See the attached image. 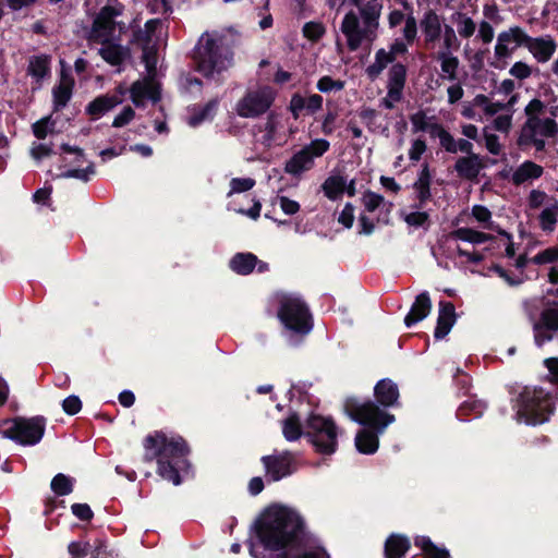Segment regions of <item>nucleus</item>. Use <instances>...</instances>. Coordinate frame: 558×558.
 I'll use <instances>...</instances> for the list:
<instances>
[{"label": "nucleus", "mask_w": 558, "mask_h": 558, "mask_svg": "<svg viewBox=\"0 0 558 558\" xmlns=\"http://www.w3.org/2000/svg\"><path fill=\"white\" fill-rule=\"evenodd\" d=\"M256 184V181L253 178H233L230 181V191L227 196H231L233 194L243 193L252 190Z\"/></svg>", "instance_id": "a18cd8bd"}, {"label": "nucleus", "mask_w": 558, "mask_h": 558, "mask_svg": "<svg viewBox=\"0 0 558 558\" xmlns=\"http://www.w3.org/2000/svg\"><path fill=\"white\" fill-rule=\"evenodd\" d=\"M404 221L412 227H424L429 221V215L426 211H413L405 216Z\"/></svg>", "instance_id": "e2e57ef3"}, {"label": "nucleus", "mask_w": 558, "mask_h": 558, "mask_svg": "<svg viewBox=\"0 0 558 558\" xmlns=\"http://www.w3.org/2000/svg\"><path fill=\"white\" fill-rule=\"evenodd\" d=\"M545 328L558 331V308L546 307L539 314V319L534 324L533 329Z\"/></svg>", "instance_id": "4c0bfd02"}, {"label": "nucleus", "mask_w": 558, "mask_h": 558, "mask_svg": "<svg viewBox=\"0 0 558 558\" xmlns=\"http://www.w3.org/2000/svg\"><path fill=\"white\" fill-rule=\"evenodd\" d=\"M130 94L131 100L136 107L143 106L145 98L157 101L160 97L159 93L154 90L150 84L142 81H136L131 85Z\"/></svg>", "instance_id": "c756f323"}, {"label": "nucleus", "mask_w": 558, "mask_h": 558, "mask_svg": "<svg viewBox=\"0 0 558 558\" xmlns=\"http://www.w3.org/2000/svg\"><path fill=\"white\" fill-rule=\"evenodd\" d=\"M383 10L380 0H368L363 7L360 8V14L364 25L375 27L379 25V17Z\"/></svg>", "instance_id": "72a5a7b5"}, {"label": "nucleus", "mask_w": 558, "mask_h": 558, "mask_svg": "<svg viewBox=\"0 0 558 558\" xmlns=\"http://www.w3.org/2000/svg\"><path fill=\"white\" fill-rule=\"evenodd\" d=\"M410 120L413 125L414 132H427L429 129V123L427 122L426 113L422 110L417 111L416 113H413L410 117Z\"/></svg>", "instance_id": "69168bd1"}, {"label": "nucleus", "mask_w": 558, "mask_h": 558, "mask_svg": "<svg viewBox=\"0 0 558 558\" xmlns=\"http://www.w3.org/2000/svg\"><path fill=\"white\" fill-rule=\"evenodd\" d=\"M98 53L110 65L119 66L130 56V50L119 44H109L100 48Z\"/></svg>", "instance_id": "c85d7f7f"}, {"label": "nucleus", "mask_w": 558, "mask_h": 558, "mask_svg": "<svg viewBox=\"0 0 558 558\" xmlns=\"http://www.w3.org/2000/svg\"><path fill=\"white\" fill-rule=\"evenodd\" d=\"M253 530L265 550L277 553L274 558H330L319 537L294 508L267 507L255 520Z\"/></svg>", "instance_id": "f257e3e1"}, {"label": "nucleus", "mask_w": 558, "mask_h": 558, "mask_svg": "<svg viewBox=\"0 0 558 558\" xmlns=\"http://www.w3.org/2000/svg\"><path fill=\"white\" fill-rule=\"evenodd\" d=\"M510 75L518 80H525L531 76L532 69L525 62L517 61L509 70Z\"/></svg>", "instance_id": "0e129e2a"}, {"label": "nucleus", "mask_w": 558, "mask_h": 558, "mask_svg": "<svg viewBox=\"0 0 558 558\" xmlns=\"http://www.w3.org/2000/svg\"><path fill=\"white\" fill-rule=\"evenodd\" d=\"M95 173V166L93 162H89L88 166L84 169H69L61 173L62 178H74L82 180L83 182H88L90 180V175Z\"/></svg>", "instance_id": "603ef678"}, {"label": "nucleus", "mask_w": 558, "mask_h": 558, "mask_svg": "<svg viewBox=\"0 0 558 558\" xmlns=\"http://www.w3.org/2000/svg\"><path fill=\"white\" fill-rule=\"evenodd\" d=\"M432 310V301L427 291L420 293L414 303L412 304L410 312L404 317V324L407 327H412L413 325L422 322L426 318Z\"/></svg>", "instance_id": "a211bd4d"}, {"label": "nucleus", "mask_w": 558, "mask_h": 558, "mask_svg": "<svg viewBox=\"0 0 558 558\" xmlns=\"http://www.w3.org/2000/svg\"><path fill=\"white\" fill-rule=\"evenodd\" d=\"M450 236L452 239L461 240L473 244L485 243L494 239V236L489 233H485L466 227H461L451 231Z\"/></svg>", "instance_id": "2f4dec72"}, {"label": "nucleus", "mask_w": 558, "mask_h": 558, "mask_svg": "<svg viewBox=\"0 0 558 558\" xmlns=\"http://www.w3.org/2000/svg\"><path fill=\"white\" fill-rule=\"evenodd\" d=\"M441 22V16L435 10L428 9L424 12L420 26L426 46L434 45L440 39L444 28Z\"/></svg>", "instance_id": "dca6fc26"}, {"label": "nucleus", "mask_w": 558, "mask_h": 558, "mask_svg": "<svg viewBox=\"0 0 558 558\" xmlns=\"http://www.w3.org/2000/svg\"><path fill=\"white\" fill-rule=\"evenodd\" d=\"M393 57L384 48H380L375 53V62L368 65L365 72L367 76L374 81L381 74L389 63L393 64Z\"/></svg>", "instance_id": "f704fd0d"}, {"label": "nucleus", "mask_w": 558, "mask_h": 558, "mask_svg": "<svg viewBox=\"0 0 558 558\" xmlns=\"http://www.w3.org/2000/svg\"><path fill=\"white\" fill-rule=\"evenodd\" d=\"M435 58L440 61L441 71L447 74L448 80H457L459 59L450 51H437Z\"/></svg>", "instance_id": "c9c22d12"}, {"label": "nucleus", "mask_w": 558, "mask_h": 558, "mask_svg": "<svg viewBox=\"0 0 558 558\" xmlns=\"http://www.w3.org/2000/svg\"><path fill=\"white\" fill-rule=\"evenodd\" d=\"M345 83L341 80H333L329 75L320 77L317 82V89L322 93H329L331 90H342Z\"/></svg>", "instance_id": "8fccbe9b"}, {"label": "nucleus", "mask_w": 558, "mask_h": 558, "mask_svg": "<svg viewBox=\"0 0 558 558\" xmlns=\"http://www.w3.org/2000/svg\"><path fill=\"white\" fill-rule=\"evenodd\" d=\"M306 432L303 433L300 417L291 413L282 421V434L288 441H295L302 435L314 446L315 451L330 456L338 449L337 425L331 417H325L312 413L305 423Z\"/></svg>", "instance_id": "20e7f679"}, {"label": "nucleus", "mask_w": 558, "mask_h": 558, "mask_svg": "<svg viewBox=\"0 0 558 558\" xmlns=\"http://www.w3.org/2000/svg\"><path fill=\"white\" fill-rule=\"evenodd\" d=\"M303 36L317 43L326 33V28L322 22H306L302 28Z\"/></svg>", "instance_id": "37998d69"}, {"label": "nucleus", "mask_w": 558, "mask_h": 558, "mask_svg": "<svg viewBox=\"0 0 558 558\" xmlns=\"http://www.w3.org/2000/svg\"><path fill=\"white\" fill-rule=\"evenodd\" d=\"M11 423V426L2 432L3 437L27 447L40 442L45 435L47 418L43 415L16 416Z\"/></svg>", "instance_id": "6e6552de"}, {"label": "nucleus", "mask_w": 558, "mask_h": 558, "mask_svg": "<svg viewBox=\"0 0 558 558\" xmlns=\"http://www.w3.org/2000/svg\"><path fill=\"white\" fill-rule=\"evenodd\" d=\"M82 405L81 399L75 395H71L62 401V410L71 416L77 414L82 410Z\"/></svg>", "instance_id": "bf43d9fd"}, {"label": "nucleus", "mask_w": 558, "mask_h": 558, "mask_svg": "<svg viewBox=\"0 0 558 558\" xmlns=\"http://www.w3.org/2000/svg\"><path fill=\"white\" fill-rule=\"evenodd\" d=\"M122 9L120 3L102 7L93 21L89 38L93 40L104 39V43H107L117 26L122 31L125 26L124 23L116 22V17L122 14Z\"/></svg>", "instance_id": "f8f14e48"}, {"label": "nucleus", "mask_w": 558, "mask_h": 558, "mask_svg": "<svg viewBox=\"0 0 558 558\" xmlns=\"http://www.w3.org/2000/svg\"><path fill=\"white\" fill-rule=\"evenodd\" d=\"M452 20L458 24V33L462 38H470L473 36L476 25L474 21L466 16L464 13L456 12L452 14Z\"/></svg>", "instance_id": "a19ab883"}, {"label": "nucleus", "mask_w": 558, "mask_h": 558, "mask_svg": "<svg viewBox=\"0 0 558 558\" xmlns=\"http://www.w3.org/2000/svg\"><path fill=\"white\" fill-rule=\"evenodd\" d=\"M557 48L556 41L550 37H533L529 45V51L541 63H545L551 59Z\"/></svg>", "instance_id": "6ab92c4d"}, {"label": "nucleus", "mask_w": 558, "mask_h": 558, "mask_svg": "<svg viewBox=\"0 0 558 558\" xmlns=\"http://www.w3.org/2000/svg\"><path fill=\"white\" fill-rule=\"evenodd\" d=\"M49 124L53 125L54 122L51 120V117H45L40 120L36 121L32 125L33 134L38 140H45L48 135V126Z\"/></svg>", "instance_id": "4d7b16f0"}, {"label": "nucleus", "mask_w": 558, "mask_h": 558, "mask_svg": "<svg viewBox=\"0 0 558 558\" xmlns=\"http://www.w3.org/2000/svg\"><path fill=\"white\" fill-rule=\"evenodd\" d=\"M135 117V111L131 106H126L123 110L113 119V128H123L129 124Z\"/></svg>", "instance_id": "680f3d73"}, {"label": "nucleus", "mask_w": 558, "mask_h": 558, "mask_svg": "<svg viewBox=\"0 0 558 558\" xmlns=\"http://www.w3.org/2000/svg\"><path fill=\"white\" fill-rule=\"evenodd\" d=\"M50 488L57 496L70 495L74 488V480L63 473H58L51 480Z\"/></svg>", "instance_id": "58836bf2"}, {"label": "nucleus", "mask_w": 558, "mask_h": 558, "mask_svg": "<svg viewBox=\"0 0 558 558\" xmlns=\"http://www.w3.org/2000/svg\"><path fill=\"white\" fill-rule=\"evenodd\" d=\"M439 313L437 317L436 327L434 330V338L436 340L444 339L453 327L457 320L456 307L452 302L441 300L439 301Z\"/></svg>", "instance_id": "f3484780"}, {"label": "nucleus", "mask_w": 558, "mask_h": 558, "mask_svg": "<svg viewBox=\"0 0 558 558\" xmlns=\"http://www.w3.org/2000/svg\"><path fill=\"white\" fill-rule=\"evenodd\" d=\"M507 44H509V36L505 33H500L497 38V44L495 46V56L498 59L509 58L513 51V49H509Z\"/></svg>", "instance_id": "864d4df0"}, {"label": "nucleus", "mask_w": 558, "mask_h": 558, "mask_svg": "<svg viewBox=\"0 0 558 558\" xmlns=\"http://www.w3.org/2000/svg\"><path fill=\"white\" fill-rule=\"evenodd\" d=\"M73 95V87L64 85H54L52 88L53 112H59L65 108Z\"/></svg>", "instance_id": "e433bc0d"}, {"label": "nucleus", "mask_w": 558, "mask_h": 558, "mask_svg": "<svg viewBox=\"0 0 558 558\" xmlns=\"http://www.w3.org/2000/svg\"><path fill=\"white\" fill-rule=\"evenodd\" d=\"M344 411L352 421L364 426L355 435L356 450L363 454H374L379 447L378 435L395 422V415L380 409L374 401L361 403L356 398L345 400Z\"/></svg>", "instance_id": "7ed1b4c3"}, {"label": "nucleus", "mask_w": 558, "mask_h": 558, "mask_svg": "<svg viewBox=\"0 0 558 558\" xmlns=\"http://www.w3.org/2000/svg\"><path fill=\"white\" fill-rule=\"evenodd\" d=\"M276 93L269 86L256 90H248L236 102V113L242 118H257L267 112L272 106Z\"/></svg>", "instance_id": "1a4fd4ad"}, {"label": "nucleus", "mask_w": 558, "mask_h": 558, "mask_svg": "<svg viewBox=\"0 0 558 558\" xmlns=\"http://www.w3.org/2000/svg\"><path fill=\"white\" fill-rule=\"evenodd\" d=\"M232 59L231 49L222 40L208 35H203L193 50L195 70L218 84L223 82L221 74L231 66Z\"/></svg>", "instance_id": "39448f33"}, {"label": "nucleus", "mask_w": 558, "mask_h": 558, "mask_svg": "<svg viewBox=\"0 0 558 558\" xmlns=\"http://www.w3.org/2000/svg\"><path fill=\"white\" fill-rule=\"evenodd\" d=\"M362 203L368 213H373L385 203V198L383 195L367 190L363 193Z\"/></svg>", "instance_id": "49530a36"}, {"label": "nucleus", "mask_w": 558, "mask_h": 558, "mask_svg": "<svg viewBox=\"0 0 558 558\" xmlns=\"http://www.w3.org/2000/svg\"><path fill=\"white\" fill-rule=\"evenodd\" d=\"M486 409L487 404L485 401L476 399L475 396H471L459 405L456 416L460 421H468L470 417L477 418L483 415Z\"/></svg>", "instance_id": "393cba45"}, {"label": "nucleus", "mask_w": 558, "mask_h": 558, "mask_svg": "<svg viewBox=\"0 0 558 558\" xmlns=\"http://www.w3.org/2000/svg\"><path fill=\"white\" fill-rule=\"evenodd\" d=\"M218 98L210 99L204 106L194 105L190 108L189 125L196 128L205 121H211L218 110Z\"/></svg>", "instance_id": "aec40b11"}, {"label": "nucleus", "mask_w": 558, "mask_h": 558, "mask_svg": "<svg viewBox=\"0 0 558 558\" xmlns=\"http://www.w3.org/2000/svg\"><path fill=\"white\" fill-rule=\"evenodd\" d=\"M146 463L157 462L156 473L165 481L178 486L189 476L192 464L191 449L182 436L168 437L161 430L148 434L143 440Z\"/></svg>", "instance_id": "f03ea898"}, {"label": "nucleus", "mask_w": 558, "mask_h": 558, "mask_svg": "<svg viewBox=\"0 0 558 558\" xmlns=\"http://www.w3.org/2000/svg\"><path fill=\"white\" fill-rule=\"evenodd\" d=\"M544 169L542 166L526 160L521 163L512 174V182L519 186L530 179H538L542 177Z\"/></svg>", "instance_id": "cd10ccee"}, {"label": "nucleus", "mask_w": 558, "mask_h": 558, "mask_svg": "<svg viewBox=\"0 0 558 558\" xmlns=\"http://www.w3.org/2000/svg\"><path fill=\"white\" fill-rule=\"evenodd\" d=\"M514 402L517 415L529 425L549 421L555 411L554 396L541 387L524 386Z\"/></svg>", "instance_id": "423d86ee"}, {"label": "nucleus", "mask_w": 558, "mask_h": 558, "mask_svg": "<svg viewBox=\"0 0 558 558\" xmlns=\"http://www.w3.org/2000/svg\"><path fill=\"white\" fill-rule=\"evenodd\" d=\"M323 97L318 94H313L308 98H304L300 93H294L291 96L288 109L293 119L298 120L304 110L306 114H315L323 108Z\"/></svg>", "instance_id": "4468645a"}, {"label": "nucleus", "mask_w": 558, "mask_h": 558, "mask_svg": "<svg viewBox=\"0 0 558 558\" xmlns=\"http://www.w3.org/2000/svg\"><path fill=\"white\" fill-rule=\"evenodd\" d=\"M417 35V23L413 15H408L403 27V36L408 44H412Z\"/></svg>", "instance_id": "052dcab7"}, {"label": "nucleus", "mask_w": 558, "mask_h": 558, "mask_svg": "<svg viewBox=\"0 0 558 558\" xmlns=\"http://www.w3.org/2000/svg\"><path fill=\"white\" fill-rule=\"evenodd\" d=\"M374 397L376 405L383 408H392L399 404L398 385L390 378L378 380L374 387Z\"/></svg>", "instance_id": "2eb2a0df"}, {"label": "nucleus", "mask_w": 558, "mask_h": 558, "mask_svg": "<svg viewBox=\"0 0 558 558\" xmlns=\"http://www.w3.org/2000/svg\"><path fill=\"white\" fill-rule=\"evenodd\" d=\"M121 102L122 99L117 95H100L87 105L86 113L93 119H98Z\"/></svg>", "instance_id": "4be33fe9"}, {"label": "nucleus", "mask_w": 558, "mask_h": 558, "mask_svg": "<svg viewBox=\"0 0 558 558\" xmlns=\"http://www.w3.org/2000/svg\"><path fill=\"white\" fill-rule=\"evenodd\" d=\"M414 545L422 549L424 558H450L449 550L435 545L428 536H416Z\"/></svg>", "instance_id": "473e14b6"}, {"label": "nucleus", "mask_w": 558, "mask_h": 558, "mask_svg": "<svg viewBox=\"0 0 558 558\" xmlns=\"http://www.w3.org/2000/svg\"><path fill=\"white\" fill-rule=\"evenodd\" d=\"M277 317L288 330L307 335L313 328V317L305 301L294 294L278 293Z\"/></svg>", "instance_id": "0eeeda50"}, {"label": "nucleus", "mask_w": 558, "mask_h": 558, "mask_svg": "<svg viewBox=\"0 0 558 558\" xmlns=\"http://www.w3.org/2000/svg\"><path fill=\"white\" fill-rule=\"evenodd\" d=\"M538 219L542 230L546 232L554 231L558 220V202H556L551 207L543 209Z\"/></svg>", "instance_id": "ea45409f"}, {"label": "nucleus", "mask_w": 558, "mask_h": 558, "mask_svg": "<svg viewBox=\"0 0 558 558\" xmlns=\"http://www.w3.org/2000/svg\"><path fill=\"white\" fill-rule=\"evenodd\" d=\"M533 125H535V129L541 126V134L546 137H553L558 133V125L553 119L541 120L535 118Z\"/></svg>", "instance_id": "5fc2aeb1"}, {"label": "nucleus", "mask_w": 558, "mask_h": 558, "mask_svg": "<svg viewBox=\"0 0 558 558\" xmlns=\"http://www.w3.org/2000/svg\"><path fill=\"white\" fill-rule=\"evenodd\" d=\"M258 264V258L253 253H236L229 262L232 271L241 276H247L253 272Z\"/></svg>", "instance_id": "bb28decb"}, {"label": "nucleus", "mask_w": 558, "mask_h": 558, "mask_svg": "<svg viewBox=\"0 0 558 558\" xmlns=\"http://www.w3.org/2000/svg\"><path fill=\"white\" fill-rule=\"evenodd\" d=\"M444 33V44L442 49L440 51H457L460 48V40L458 39L456 32L452 26L445 25L442 28Z\"/></svg>", "instance_id": "c03bdc74"}, {"label": "nucleus", "mask_w": 558, "mask_h": 558, "mask_svg": "<svg viewBox=\"0 0 558 558\" xmlns=\"http://www.w3.org/2000/svg\"><path fill=\"white\" fill-rule=\"evenodd\" d=\"M51 57L48 54H35L28 60L27 74L40 86L43 81L51 73Z\"/></svg>", "instance_id": "412c9836"}, {"label": "nucleus", "mask_w": 558, "mask_h": 558, "mask_svg": "<svg viewBox=\"0 0 558 558\" xmlns=\"http://www.w3.org/2000/svg\"><path fill=\"white\" fill-rule=\"evenodd\" d=\"M509 36V43L514 41L517 46H525L529 48L533 37L529 36L521 27L513 26L509 31L504 32Z\"/></svg>", "instance_id": "09e8293b"}, {"label": "nucleus", "mask_w": 558, "mask_h": 558, "mask_svg": "<svg viewBox=\"0 0 558 558\" xmlns=\"http://www.w3.org/2000/svg\"><path fill=\"white\" fill-rule=\"evenodd\" d=\"M378 27L379 25H375V27L364 25L362 28L359 16L354 11H349L342 20L340 31L347 38L349 50L356 51L361 47L363 40L373 43L377 38Z\"/></svg>", "instance_id": "9d476101"}, {"label": "nucleus", "mask_w": 558, "mask_h": 558, "mask_svg": "<svg viewBox=\"0 0 558 558\" xmlns=\"http://www.w3.org/2000/svg\"><path fill=\"white\" fill-rule=\"evenodd\" d=\"M330 143L327 140L317 138L313 140L308 145H305L303 149L306 150L314 160L315 157H320L328 151Z\"/></svg>", "instance_id": "de8ad7c7"}, {"label": "nucleus", "mask_w": 558, "mask_h": 558, "mask_svg": "<svg viewBox=\"0 0 558 558\" xmlns=\"http://www.w3.org/2000/svg\"><path fill=\"white\" fill-rule=\"evenodd\" d=\"M432 174L428 163H424L418 173L417 180L413 183V189L417 192L418 206L423 208L424 205L432 198L430 192Z\"/></svg>", "instance_id": "5701e85b"}, {"label": "nucleus", "mask_w": 558, "mask_h": 558, "mask_svg": "<svg viewBox=\"0 0 558 558\" xmlns=\"http://www.w3.org/2000/svg\"><path fill=\"white\" fill-rule=\"evenodd\" d=\"M313 167L314 160L311 158V155L302 148L293 154V156L286 162L284 171L295 177L311 170Z\"/></svg>", "instance_id": "b1692460"}, {"label": "nucleus", "mask_w": 558, "mask_h": 558, "mask_svg": "<svg viewBox=\"0 0 558 558\" xmlns=\"http://www.w3.org/2000/svg\"><path fill=\"white\" fill-rule=\"evenodd\" d=\"M486 168L485 158L481 155L458 157L453 170L461 180L478 182V175Z\"/></svg>", "instance_id": "ddd939ff"}, {"label": "nucleus", "mask_w": 558, "mask_h": 558, "mask_svg": "<svg viewBox=\"0 0 558 558\" xmlns=\"http://www.w3.org/2000/svg\"><path fill=\"white\" fill-rule=\"evenodd\" d=\"M407 66L401 62H396L388 71V84L395 86H405Z\"/></svg>", "instance_id": "79ce46f5"}, {"label": "nucleus", "mask_w": 558, "mask_h": 558, "mask_svg": "<svg viewBox=\"0 0 558 558\" xmlns=\"http://www.w3.org/2000/svg\"><path fill=\"white\" fill-rule=\"evenodd\" d=\"M438 138H439L440 146L447 153H450V154L458 153L457 141L447 130H441V135Z\"/></svg>", "instance_id": "338daca9"}, {"label": "nucleus", "mask_w": 558, "mask_h": 558, "mask_svg": "<svg viewBox=\"0 0 558 558\" xmlns=\"http://www.w3.org/2000/svg\"><path fill=\"white\" fill-rule=\"evenodd\" d=\"M151 41V37L147 34L145 29L137 28L133 31L132 43L143 45V59L148 63V45Z\"/></svg>", "instance_id": "6e6d98bb"}, {"label": "nucleus", "mask_w": 558, "mask_h": 558, "mask_svg": "<svg viewBox=\"0 0 558 558\" xmlns=\"http://www.w3.org/2000/svg\"><path fill=\"white\" fill-rule=\"evenodd\" d=\"M411 547L409 538L400 534H391L385 542V558H404Z\"/></svg>", "instance_id": "a878e982"}, {"label": "nucleus", "mask_w": 558, "mask_h": 558, "mask_svg": "<svg viewBox=\"0 0 558 558\" xmlns=\"http://www.w3.org/2000/svg\"><path fill=\"white\" fill-rule=\"evenodd\" d=\"M545 109V106L544 104L537 99V98H534L532 99L527 106L525 107V114L529 117V120L526 122V126L530 128V129H535V125H533V123H535V118L536 114H539L544 111Z\"/></svg>", "instance_id": "3c124183"}, {"label": "nucleus", "mask_w": 558, "mask_h": 558, "mask_svg": "<svg viewBox=\"0 0 558 558\" xmlns=\"http://www.w3.org/2000/svg\"><path fill=\"white\" fill-rule=\"evenodd\" d=\"M71 511L78 520L84 522H90L94 518V512L87 504H73Z\"/></svg>", "instance_id": "13d9d810"}, {"label": "nucleus", "mask_w": 558, "mask_h": 558, "mask_svg": "<svg viewBox=\"0 0 558 558\" xmlns=\"http://www.w3.org/2000/svg\"><path fill=\"white\" fill-rule=\"evenodd\" d=\"M260 462L269 482H278L292 475L298 470L295 454L290 450L263 456Z\"/></svg>", "instance_id": "9b49d317"}, {"label": "nucleus", "mask_w": 558, "mask_h": 558, "mask_svg": "<svg viewBox=\"0 0 558 558\" xmlns=\"http://www.w3.org/2000/svg\"><path fill=\"white\" fill-rule=\"evenodd\" d=\"M347 187V180L342 175H329L322 184L324 195L330 201H338L342 197Z\"/></svg>", "instance_id": "7c9ffc66"}, {"label": "nucleus", "mask_w": 558, "mask_h": 558, "mask_svg": "<svg viewBox=\"0 0 558 558\" xmlns=\"http://www.w3.org/2000/svg\"><path fill=\"white\" fill-rule=\"evenodd\" d=\"M557 260V255L555 254L554 247H548L544 251L537 253L531 262L535 265H544L555 263Z\"/></svg>", "instance_id": "774afa93"}]
</instances>
